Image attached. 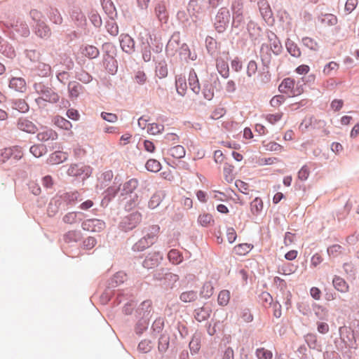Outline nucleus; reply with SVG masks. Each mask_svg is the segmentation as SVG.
<instances>
[{"mask_svg":"<svg viewBox=\"0 0 359 359\" xmlns=\"http://www.w3.org/2000/svg\"><path fill=\"white\" fill-rule=\"evenodd\" d=\"M18 127L20 130L29 133H34L37 130L36 126L32 121L22 118L19 119Z\"/></svg>","mask_w":359,"mask_h":359,"instance_id":"14","label":"nucleus"},{"mask_svg":"<svg viewBox=\"0 0 359 359\" xmlns=\"http://www.w3.org/2000/svg\"><path fill=\"white\" fill-rule=\"evenodd\" d=\"M253 245L248 243H241L233 248V252L238 255H245L248 254L252 249Z\"/></svg>","mask_w":359,"mask_h":359,"instance_id":"23","label":"nucleus"},{"mask_svg":"<svg viewBox=\"0 0 359 359\" xmlns=\"http://www.w3.org/2000/svg\"><path fill=\"white\" fill-rule=\"evenodd\" d=\"M175 85L178 94L184 96L186 94L187 90V85L185 78L182 76H177L176 78Z\"/></svg>","mask_w":359,"mask_h":359,"instance_id":"20","label":"nucleus"},{"mask_svg":"<svg viewBox=\"0 0 359 359\" xmlns=\"http://www.w3.org/2000/svg\"><path fill=\"white\" fill-rule=\"evenodd\" d=\"M101 116L104 120L111 123H114L118 120L117 116L112 113L102 112Z\"/></svg>","mask_w":359,"mask_h":359,"instance_id":"64","label":"nucleus"},{"mask_svg":"<svg viewBox=\"0 0 359 359\" xmlns=\"http://www.w3.org/2000/svg\"><path fill=\"white\" fill-rule=\"evenodd\" d=\"M55 123L60 128H64L65 130H69L72 128V123L63 118H57L55 121Z\"/></svg>","mask_w":359,"mask_h":359,"instance_id":"56","label":"nucleus"},{"mask_svg":"<svg viewBox=\"0 0 359 359\" xmlns=\"http://www.w3.org/2000/svg\"><path fill=\"white\" fill-rule=\"evenodd\" d=\"M161 198L160 195L154 194L149 202V208L154 209L158 206V205L161 203Z\"/></svg>","mask_w":359,"mask_h":359,"instance_id":"57","label":"nucleus"},{"mask_svg":"<svg viewBox=\"0 0 359 359\" xmlns=\"http://www.w3.org/2000/svg\"><path fill=\"white\" fill-rule=\"evenodd\" d=\"M198 223L203 226H208L213 223L212 216L208 213H203L199 215L198 218Z\"/></svg>","mask_w":359,"mask_h":359,"instance_id":"39","label":"nucleus"},{"mask_svg":"<svg viewBox=\"0 0 359 359\" xmlns=\"http://www.w3.org/2000/svg\"><path fill=\"white\" fill-rule=\"evenodd\" d=\"M138 186V182L135 179H131L123 184V191L126 193H132Z\"/></svg>","mask_w":359,"mask_h":359,"instance_id":"44","label":"nucleus"},{"mask_svg":"<svg viewBox=\"0 0 359 359\" xmlns=\"http://www.w3.org/2000/svg\"><path fill=\"white\" fill-rule=\"evenodd\" d=\"M12 150V158L15 160H20L23 156L22 149L19 147H11Z\"/></svg>","mask_w":359,"mask_h":359,"instance_id":"63","label":"nucleus"},{"mask_svg":"<svg viewBox=\"0 0 359 359\" xmlns=\"http://www.w3.org/2000/svg\"><path fill=\"white\" fill-rule=\"evenodd\" d=\"M283 116L282 112H277L275 114H267L264 116L266 121L271 125H275L279 122Z\"/></svg>","mask_w":359,"mask_h":359,"instance_id":"36","label":"nucleus"},{"mask_svg":"<svg viewBox=\"0 0 359 359\" xmlns=\"http://www.w3.org/2000/svg\"><path fill=\"white\" fill-rule=\"evenodd\" d=\"M217 67L218 69V70L219 71V72L221 73V74L224 76V77H226L229 74V67H228V65L224 62H217Z\"/></svg>","mask_w":359,"mask_h":359,"instance_id":"55","label":"nucleus"},{"mask_svg":"<svg viewBox=\"0 0 359 359\" xmlns=\"http://www.w3.org/2000/svg\"><path fill=\"white\" fill-rule=\"evenodd\" d=\"M164 126L162 124L151 123L147 126V132L153 135H158L163 130Z\"/></svg>","mask_w":359,"mask_h":359,"instance_id":"43","label":"nucleus"},{"mask_svg":"<svg viewBox=\"0 0 359 359\" xmlns=\"http://www.w3.org/2000/svg\"><path fill=\"white\" fill-rule=\"evenodd\" d=\"M268 46L270 47L271 50L275 54H278L281 51L282 46L276 35L274 33L271 32L268 34Z\"/></svg>","mask_w":359,"mask_h":359,"instance_id":"13","label":"nucleus"},{"mask_svg":"<svg viewBox=\"0 0 359 359\" xmlns=\"http://www.w3.org/2000/svg\"><path fill=\"white\" fill-rule=\"evenodd\" d=\"M168 257L170 262L174 264H178L182 261V256L181 253L175 249L171 250L168 252Z\"/></svg>","mask_w":359,"mask_h":359,"instance_id":"32","label":"nucleus"},{"mask_svg":"<svg viewBox=\"0 0 359 359\" xmlns=\"http://www.w3.org/2000/svg\"><path fill=\"white\" fill-rule=\"evenodd\" d=\"M141 220L142 215L140 212H133L124 218L122 222V225L125 230H132L141 222Z\"/></svg>","mask_w":359,"mask_h":359,"instance_id":"7","label":"nucleus"},{"mask_svg":"<svg viewBox=\"0 0 359 359\" xmlns=\"http://www.w3.org/2000/svg\"><path fill=\"white\" fill-rule=\"evenodd\" d=\"M145 167L149 171L156 172L161 170V165L156 159H149L146 163Z\"/></svg>","mask_w":359,"mask_h":359,"instance_id":"37","label":"nucleus"},{"mask_svg":"<svg viewBox=\"0 0 359 359\" xmlns=\"http://www.w3.org/2000/svg\"><path fill=\"white\" fill-rule=\"evenodd\" d=\"M156 75L159 79L165 78L168 75V67L165 61H161L158 63L156 67Z\"/></svg>","mask_w":359,"mask_h":359,"instance_id":"29","label":"nucleus"},{"mask_svg":"<svg viewBox=\"0 0 359 359\" xmlns=\"http://www.w3.org/2000/svg\"><path fill=\"white\" fill-rule=\"evenodd\" d=\"M201 6L198 1H189L187 6V11L191 15H196L201 11Z\"/></svg>","mask_w":359,"mask_h":359,"instance_id":"38","label":"nucleus"},{"mask_svg":"<svg viewBox=\"0 0 359 359\" xmlns=\"http://www.w3.org/2000/svg\"><path fill=\"white\" fill-rule=\"evenodd\" d=\"M113 177H114V173H113L112 170H107L104 171L101 174V175L99 178V182L100 183V185L102 187H106L111 181Z\"/></svg>","mask_w":359,"mask_h":359,"instance_id":"25","label":"nucleus"},{"mask_svg":"<svg viewBox=\"0 0 359 359\" xmlns=\"http://www.w3.org/2000/svg\"><path fill=\"white\" fill-rule=\"evenodd\" d=\"M185 149L181 145H177L169 150V154L175 158H182L185 156Z\"/></svg>","mask_w":359,"mask_h":359,"instance_id":"28","label":"nucleus"},{"mask_svg":"<svg viewBox=\"0 0 359 359\" xmlns=\"http://www.w3.org/2000/svg\"><path fill=\"white\" fill-rule=\"evenodd\" d=\"M155 14L160 21L166 22L168 18L167 5L165 1H158L155 6Z\"/></svg>","mask_w":359,"mask_h":359,"instance_id":"10","label":"nucleus"},{"mask_svg":"<svg viewBox=\"0 0 359 359\" xmlns=\"http://www.w3.org/2000/svg\"><path fill=\"white\" fill-rule=\"evenodd\" d=\"M256 355L258 359H272L273 353L271 351L264 348H259L256 350Z\"/></svg>","mask_w":359,"mask_h":359,"instance_id":"41","label":"nucleus"},{"mask_svg":"<svg viewBox=\"0 0 359 359\" xmlns=\"http://www.w3.org/2000/svg\"><path fill=\"white\" fill-rule=\"evenodd\" d=\"M102 5L109 15H112L116 12V8L111 0H102Z\"/></svg>","mask_w":359,"mask_h":359,"instance_id":"47","label":"nucleus"},{"mask_svg":"<svg viewBox=\"0 0 359 359\" xmlns=\"http://www.w3.org/2000/svg\"><path fill=\"white\" fill-rule=\"evenodd\" d=\"M139 310L140 311V313H142V311L143 316H145V313H147V315H148L151 311V301L147 300V301L143 302L141 304L140 307L139 308Z\"/></svg>","mask_w":359,"mask_h":359,"instance_id":"54","label":"nucleus"},{"mask_svg":"<svg viewBox=\"0 0 359 359\" xmlns=\"http://www.w3.org/2000/svg\"><path fill=\"white\" fill-rule=\"evenodd\" d=\"M358 4V0H347L344 6V11L346 14H350L352 13L357 7Z\"/></svg>","mask_w":359,"mask_h":359,"instance_id":"48","label":"nucleus"},{"mask_svg":"<svg viewBox=\"0 0 359 359\" xmlns=\"http://www.w3.org/2000/svg\"><path fill=\"white\" fill-rule=\"evenodd\" d=\"M67 157L68 154L66 152L57 151L50 155L48 162L52 165L59 164L66 161Z\"/></svg>","mask_w":359,"mask_h":359,"instance_id":"15","label":"nucleus"},{"mask_svg":"<svg viewBox=\"0 0 359 359\" xmlns=\"http://www.w3.org/2000/svg\"><path fill=\"white\" fill-rule=\"evenodd\" d=\"M12 158V150L10 148H5L0 151V162L4 163Z\"/></svg>","mask_w":359,"mask_h":359,"instance_id":"51","label":"nucleus"},{"mask_svg":"<svg viewBox=\"0 0 359 359\" xmlns=\"http://www.w3.org/2000/svg\"><path fill=\"white\" fill-rule=\"evenodd\" d=\"M278 90L280 93L287 94L290 97L299 95L304 91L302 86L295 87V81L291 78L283 79L279 85Z\"/></svg>","mask_w":359,"mask_h":359,"instance_id":"2","label":"nucleus"},{"mask_svg":"<svg viewBox=\"0 0 359 359\" xmlns=\"http://www.w3.org/2000/svg\"><path fill=\"white\" fill-rule=\"evenodd\" d=\"M81 226L85 231L99 232L104 228L105 224L102 220L98 219H89L84 221Z\"/></svg>","mask_w":359,"mask_h":359,"instance_id":"5","label":"nucleus"},{"mask_svg":"<svg viewBox=\"0 0 359 359\" xmlns=\"http://www.w3.org/2000/svg\"><path fill=\"white\" fill-rule=\"evenodd\" d=\"M120 45L122 50L127 53H132L135 49V42L128 34L121 35Z\"/></svg>","mask_w":359,"mask_h":359,"instance_id":"9","label":"nucleus"},{"mask_svg":"<svg viewBox=\"0 0 359 359\" xmlns=\"http://www.w3.org/2000/svg\"><path fill=\"white\" fill-rule=\"evenodd\" d=\"M91 173V168L89 166L83 164H72L67 170V174L69 176L77 177L83 174L89 176Z\"/></svg>","mask_w":359,"mask_h":359,"instance_id":"8","label":"nucleus"},{"mask_svg":"<svg viewBox=\"0 0 359 359\" xmlns=\"http://www.w3.org/2000/svg\"><path fill=\"white\" fill-rule=\"evenodd\" d=\"M36 92L40 95V97L36 99V102L40 103L41 100L55 103L59 100V95L55 93L52 89L46 88L41 83H37L34 86Z\"/></svg>","mask_w":359,"mask_h":359,"instance_id":"3","label":"nucleus"},{"mask_svg":"<svg viewBox=\"0 0 359 359\" xmlns=\"http://www.w3.org/2000/svg\"><path fill=\"white\" fill-rule=\"evenodd\" d=\"M15 108L20 111L25 112L27 111L29 109L27 103L22 100H19L14 102Z\"/></svg>","mask_w":359,"mask_h":359,"instance_id":"58","label":"nucleus"},{"mask_svg":"<svg viewBox=\"0 0 359 359\" xmlns=\"http://www.w3.org/2000/svg\"><path fill=\"white\" fill-rule=\"evenodd\" d=\"M310 175V169L307 165H304L299 170L297 177L301 181H305L308 179Z\"/></svg>","mask_w":359,"mask_h":359,"instance_id":"49","label":"nucleus"},{"mask_svg":"<svg viewBox=\"0 0 359 359\" xmlns=\"http://www.w3.org/2000/svg\"><path fill=\"white\" fill-rule=\"evenodd\" d=\"M79 214H81V213L76 212H68L63 217L62 220L66 224H75L81 220L80 218H78Z\"/></svg>","mask_w":359,"mask_h":359,"instance_id":"34","label":"nucleus"},{"mask_svg":"<svg viewBox=\"0 0 359 359\" xmlns=\"http://www.w3.org/2000/svg\"><path fill=\"white\" fill-rule=\"evenodd\" d=\"M160 231V227L158 225H152L148 229L146 235L140 239L135 245L134 249L138 251H142L152 245L157 240Z\"/></svg>","mask_w":359,"mask_h":359,"instance_id":"1","label":"nucleus"},{"mask_svg":"<svg viewBox=\"0 0 359 359\" xmlns=\"http://www.w3.org/2000/svg\"><path fill=\"white\" fill-rule=\"evenodd\" d=\"M49 18L53 23L56 25H60L62 22V18L58 10L56 8H50Z\"/></svg>","mask_w":359,"mask_h":359,"instance_id":"40","label":"nucleus"},{"mask_svg":"<svg viewBox=\"0 0 359 359\" xmlns=\"http://www.w3.org/2000/svg\"><path fill=\"white\" fill-rule=\"evenodd\" d=\"M197 298V292L194 290L184 292L180 295V299L185 303L193 302L196 301Z\"/></svg>","mask_w":359,"mask_h":359,"instance_id":"26","label":"nucleus"},{"mask_svg":"<svg viewBox=\"0 0 359 359\" xmlns=\"http://www.w3.org/2000/svg\"><path fill=\"white\" fill-rule=\"evenodd\" d=\"M81 53L86 57L93 59L99 55V50L95 46H86L81 48Z\"/></svg>","mask_w":359,"mask_h":359,"instance_id":"22","label":"nucleus"},{"mask_svg":"<svg viewBox=\"0 0 359 359\" xmlns=\"http://www.w3.org/2000/svg\"><path fill=\"white\" fill-rule=\"evenodd\" d=\"M339 68V64L334 61H331L326 64L323 69V74L325 76H331L336 73Z\"/></svg>","mask_w":359,"mask_h":359,"instance_id":"21","label":"nucleus"},{"mask_svg":"<svg viewBox=\"0 0 359 359\" xmlns=\"http://www.w3.org/2000/svg\"><path fill=\"white\" fill-rule=\"evenodd\" d=\"M226 238H227V240L230 243H233L236 238H237V234H236V232L235 231V229L232 227H229L226 230Z\"/></svg>","mask_w":359,"mask_h":359,"instance_id":"60","label":"nucleus"},{"mask_svg":"<svg viewBox=\"0 0 359 359\" xmlns=\"http://www.w3.org/2000/svg\"><path fill=\"white\" fill-rule=\"evenodd\" d=\"M35 32L41 38H48L51 34L50 28L44 22L36 24Z\"/></svg>","mask_w":359,"mask_h":359,"instance_id":"17","label":"nucleus"},{"mask_svg":"<svg viewBox=\"0 0 359 359\" xmlns=\"http://www.w3.org/2000/svg\"><path fill=\"white\" fill-rule=\"evenodd\" d=\"M235 185L238 189L240 191H241L243 194H248V191L249 190V185L248 184L241 181V180H236L235 182Z\"/></svg>","mask_w":359,"mask_h":359,"instance_id":"59","label":"nucleus"},{"mask_svg":"<svg viewBox=\"0 0 359 359\" xmlns=\"http://www.w3.org/2000/svg\"><path fill=\"white\" fill-rule=\"evenodd\" d=\"M188 81L191 90L196 94H198L201 90V87L198 76L194 69H191L189 72Z\"/></svg>","mask_w":359,"mask_h":359,"instance_id":"16","label":"nucleus"},{"mask_svg":"<svg viewBox=\"0 0 359 359\" xmlns=\"http://www.w3.org/2000/svg\"><path fill=\"white\" fill-rule=\"evenodd\" d=\"M79 238V233L75 231H70L67 232L65 236L64 240L66 243L76 242Z\"/></svg>","mask_w":359,"mask_h":359,"instance_id":"52","label":"nucleus"},{"mask_svg":"<svg viewBox=\"0 0 359 359\" xmlns=\"http://www.w3.org/2000/svg\"><path fill=\"white\" fill-rule=\"evenodd\" d=\"M318 21L320 22L323 27H331L337 24V17L332 13L320 14L318 17Z\"/></svg>","mask_w":359,"mask_h":359,"instance_id":"11","label":"nucleus"},{"mask_svg":"<svg viewBox=\"0 0 359 359\" xmlns=\"http://www.w3.org/2000/svg\"><path fill=\"white\" fill-rule=\"evenodd\" d=\"M334 287L340 292L345 293L348 291V285L346 282L339 276H335L332 280Z\"/></svg>","mask_w":359,"mask_h":359,"instance_id":"19","label":"nucleus"},{"mask_svg":"<svg viewBox=\"0 0 359 359\" xmlns=\"http://www.w3.org/2000/svg\"><path fill=\"white\" fill-rule=\"evenodd\" d=\"M30 152L36 158L41 157L46 153V147L41 144L31 147Z\"/></svg>","mask_w":359,"mask_h":359,"instance_id":"45","label":"nucleus"},{"mask_svg":"<svg viewBox=\"0 0 359 359\" xmlns=\"http://www.w3.org/2000/svg\"><path fill=\"white\" fill-rule=\"evenodd\" d=\"M233 26L238 27L244 23L243 15V4L240 1H236L232 4Z\"/></svg>","mask_w":359,"mask_h":359,"instance_id":"4","label":"nucleus"},{"mask_svg":"<svg viewBox=\"0 0 359 359\" xmlns=\"http://www.w3.org/2000/svg\"><path fill=\"white\" fill-rule=\"evenodd\" d=\"M214 292V287L211 282H205L201 289V294L205 298H208L212 295Z\"/></svg>","mask_w":359,"mask_h":359,"instance_id":"35","label":"nucleus"},{"mask_svg":"<svg viewBox=\"0 0 359 359\" xmlns=\"http://www.w3.org/2000/svg\"><path fill=\"white\" fill-rule=\"evenodd\" d=\"M210 315V311L207 308L202 307L195 311V318L199 322L205 320Z\"/></svg>","mask_w":359,"mask_h":359,"instance_id":"27","label":"nucleus"},{"mask_svg":"<svg viewBox=\"0 0 359 359\" xmlns=\"http://www.w3.org/2000/svg\"><path fill=\"white\" fill-rule=\"evenodd\" d=\"M69 95L72 97H77L82 90V86L77 82H70L68 85Z\"/></svg>","mask_w":359,"mask_h":359,"instance_id":"24","label":"nucleus"},{"mask_svg":"<svg viewBox=\"0 0 359 359\" xmlns=\"http://www.w3.org/2000/svg\"><path fill=\"white\" fill-rule=\"evenodd\" d=\"M202 93L205 99L211 100L214 97V87L212 84L209 82L205 83Z\"/></svg>","mask_w":359,"mask_h":359,"instance_id":"31","label":"nucleus"},{"mask_svg":"<svg viewBox=\"0 0 359 359\" xmlns=\"http://www.w3.org/2000/svg\"><path fill=\"white\" fill-rule=\"evenodd\" d=\"M285 99L283 95H275L270 100V104L274 108H278L285 102Z\"/></svg>","mask_w":359,"mask_h":359,"instance_id":"50","label":"nucleus"},{"mask_svg":"<svg viewBox=\"0 0 359 359\" xmlns=\"http://www.w3.org/2000/svg\"><path fill=\"white\" fill-rule=\"evenodd\" d=\"M257 71V62L254 60H251L248 62L247 67V74L248 76H252L255 75Z\"/></svg>","mask_w":359,"mask_h":359,"instance_id":"53","label":"nucleus"},{"mask_svg":"<svg viewBox=\"0 0 359 359\" xmlns=\"http://www.w3.org/2000/svg\"><path fill=\"white\" fill-rule=\"evenodd\" d=\"M263 208V202L260 198H255L250 203V210L253 215H258Z\"/></svg>","mask_w":359,"mask_h":359,"instance_id":"30","label":"nucleus"},{"mask_svg":"<svg viewBox=\"0 0 359 359\" xmlns=\"http://www.w3.org/2000/svg\"><path fill=\"white\" fill-rule=\"evenodd\" d=\"M9 87L16 91L23 92L26 89V83L22 78H13L9 83Z\"/></svg>","mask_w":359,"mask_h":359,"instance_id":"18","label":"nucleus"},{"mask_svg":"<svg viewBox=\"0 0 359 359\" xmlns=\"http://www.w3.org/2000/svg\"><path fill=\"white\" fill-rule=\"evenodd\" d=\"M288 52L294 57H299L301 54L299 49L293 43H287Z\"/></svg>","mask_w":359,"mask_h":359,"instance_id":"61","label":"nucleus"},{"mask_svg":"<svg viewBox=\"0 0 359 359\" xmlns=\"http://www.w3.org/2000/svg\"><path fill=\"white\" fill-rule=\"evenodd\" d=\"M229 11L225 8H222L218 12L215 25L219 32H222L225 29L229 23Z\"/></svg>","mask_w":359,"mask_h":359,"instance_id":"6","label":"nucleus"},{"mask_svg":"<svg viewBox=\"0 0 359 359\" xmlns=\"http://www.w3.org/2000/svg\"><path fill=\"white\" fill-rule=\"evenodd\" d=\"M30 16L34 21L36 22V24L42 22L41 18H43V14L36 9H33L30 11Z\"/></svg>","mask_w":359,"mask_h":359,"instance_id":"62","label":"nucleus"},{"mask_svg":"<svg viewBox=\"0 0 359 359\" xmlns=\"http://www.w3.org/2000/svg\"><path fill=\"white\" fill-rule=\"evenodd\" d=\"M133 79L137 84L143 85L146 83L147 76L144 71L137 70L135 72Z\"/></svg>","mask_w":359,"mask_h":359,"instance_id":"42","label":"nucleus"},{"mask_svg":"<svg viewBox=\"0 0 359 359\" xmlns=\"http://www.w3.org/2000/svg\"><path fill=\"white\" fill-rule=\"evenodd\" d=\"M327 252L329 256L335 257L341 254L342 247L340 245L334 244L330 246Z\"/></svg>","mask_w":359,"mask_h":359,"instance_id":"46","label":"nucleus"},{"mask_svg":"<svg viewBox=\"0 0 359 359\" xmlns=\"http://www.w3.org/2000/svg\"><path fill=\"white\" fill-rule=\"evenodd\" d=\"M230 300V292L227 290H222L217 298L218 304L221 306H226Z\"/></svg>","mask_w":359,"mask_h":359,"instance_id":"33","label":"nucleus"},{"mask_svg":"<svg viewBox=\"0 0 359 359\" xmlns=\"http://www.w3.org/2000/svg\"><path fill=\"white\" fill-rule=\"evenodd\" d=\"M57 138V134L50 128H43L37 134V139L41 142L55 140Z\"/></svg>","mask_w":359,"mask_h":359,"instance_id":"12","label":"nucleus"}]
</instances>
